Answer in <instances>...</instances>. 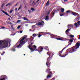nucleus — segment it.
Wrapping results in <instances>:
<instances>
[{
  "label": "nucleus",
  "mask_w": 80,
  "mask_h": 80,
  "mask_svg": "<svg viewBox=\"0 0 80 80\" xmlns=\"http://www.w3.org/2000/svg\"><path fill=\"white\" fill-rule=\"evenodd\" d=\"M8 46V41L7 40H4L2 41L0 40V50L7 48Z\"/></svg>",
  "instance_id": "nucleus-1"
},
{
  "label": "nucleus",
  "mask_w": 80,
  "mask_h": 80,
  "mask_svg": "<svg viewBox=\"0 0 80 80\" xmlns=\"http://www.w3.org/2000/svg\"><path fill=\"white\" fill-rule=\"evenodd\" d=\"M47 55L49 56L47 59L46 64L47 66H50V63H51V62H50V59L52 58L54 54H53L52 52H47Z\"/></svg>",
  "instance_id": "nucleus-2"
},
{
  "label": "nucleus",
  "mask_w": 80,
  "mask_h": 80,
  "mask_svg": "<svg viewBox=\"0 0 80 80\" xmlns=\"http://www.w3.org/2000/svg\"><path fill=\"white\" fill-rule=\"evenodd\" d=\"M80 43H79V41H78L76 44V46L77 47L75 48H73L71 49L70 51H69V53H73V52H76L77 51L76 49L77 48H79V47H80Z\"/></svg>",
  "instance_id": "nucleus-3"
},
{
  "label": "nucleus",
  "mask_w": 80,
  "mask_h": 80,
  "mask_svg": "<svg viewBox=\"0 0 80 80\" xmlns=\"http://www.w3.org/2000/svg\"><path fill=\"white\" fill-rule=\"evenodd\" d=\"M44 22L43 21H42L40 22H39L38 23H37L36 24L34 25H33L32 26V28L33 27H35V26H36V25H37V26H39V25H40L41 26H43V25H44Z\"/></svg>",
  "instance_id": "nucleus-4"
},
{
  "label": "nucleus",
  "mask_w": 80,
  "mask_h": 80,
  "mask_svg": "<svg viewBox=\"0 0 80 80\" xmlns=\"http://www.w3.org/2000/svg\"><path fill=\"white\" fill-rule=\"evenodd\" d=\"M65 49V48H64L62 50L59 52V55L60 56V57H66V56H67V55H68V54H65L64 55H62V53L63 52V51Z\"/></svg>",
  "instance_id": "nucleus-5"
},
{
  "label": "nucleus",
  "mask_w": 80,
  "mask_h": 80,
  "mask_svg": "<svg viewBox=\"0 0 80 80\" xmlns=\"http://www.w3.org/2000/svg\"><path fill=\"white\" fill-rule=\"evenodd\" d=\"M70 13L71 14H72L73 15H78V14L76 12H74L72 11H71L70 10H68L66 11V13Z\"/></svg>",
  "instance_id": "nucleus-6"
},
{
  "label": "nucleus",
  "mask_w": 80,
  "mask_h": 80,
  "mask_svg": "<svg viewBox=\"0 0 80 80\" xmlns=\"http://www.w3.org/2000/svg\"><path fill=\"white\" fill-rule=\"evenodd\" d=\"M38 49L39 50L38 52H39V53H40V52H42L43 51V48L42 47H39L38 48Z\"/></svg>",
  "instance_id": "nucleus-7"
},
{
  "label": "nucleus",
  "mask_w": 80,
  "mask_h": 80,
  "mask_svg": "<svg viewBox=\"0 0 80 80\" xmlns=\"http://www.w3.org/2000/svg\"><path fill=\"white\" fill-rule=\"evenodd\" d=\"M29 48L31 50V51H32V52H33V51H38V49H36V50L35 49H33L32 48L30 47V46H29Z\"/></svg>",
  "instance_id": "nucleus-8"
},
{
  "label": "nucleus",
  "mask_w": 80,
  "mask_h": 80,
  "mask_svg": "<svg viewBox=\"0 0 80 80\" xmlns=\"http://www.w3.org/2000/svg\"><path fill=\"white\" fill-rule=\"evenodd\" d=\"M27 35H25L24 36V37H23L21 39V40L20 41V43H21L22 41H23L24 40V39L25 38H27Z\"/></svg>",
  "instance_id": "nucleus-9"
},
{
  "label": "nucleus",
  "mask_w": 80,
  "mask_h": 80,
  "mask_svg": "<svg viewBox=\"0 0 80 80\" xmlns=\"http://www.w3.org/2000/svg\"><path fill=\"white\" fill-rule=\"evenodd\" d=\"M1 12H2L3 13L5 14L6 15H7L8 16H9V15L8 14V13L6 12H5L4 11L1 10Z\"/></svg>",
  "instance_id": "nucleus-10"
},
{
  "label": "nucleus",
  "mask_w": 80,
  "mask_h": 80,
  "mask_svg": "<svg viewBox=\"0 0 80 80\" xmlns=\"http://www.w3.org/2000/svg\"><path fill=\"white\" fill-rule=\"evenodd\" d=\"M50 36L51 37V38H55V37H57V36L53 34H51Z\"/></svg>",
  "instance_id": "nucleus-11"
},
{
  "label": "nucleus",
  "mask_w": 80,
  "mask_h": 80,
  "mask_svg": "<svg viewBox=\"0 0 80 80\" xmlns=\"http://www.w3.org/2000/svg\"><path fill=\"white\" fill-rule=\"evenodd\" d=\"M68 44H68L67 46L64 47V48H67V47H68V46H69V45H72V42H70V41H69L68 42Z\"/></svg>",
  "instance_id": "nucleus-12"
},
{
  "label": "nucleus",
  "mask_w": 80,
  "mask_h": 80,
  "mask_svg": "<svg viewBox=\"0 0 80 80\" xmlns=\"http://www.w3.org/2000/svg\"><path fill=\"white\" fill-rule=\"evenodd\" d=\"M24 42H25V41H23L21 42L20 44H19L18 46H17V47L18 48H19V47H20L21 46V44H22L23 43H24Z\"/></svg>",
  "instance_id": "nucleus-13"
},
{
  "label": "nucleus",
  "mask_w": 80,
  "mask_h": 80,
  "mask_svg": "<svg viewBox=\"0 0 80 80\" xmlns=\"http://www.w3.org/2000/svg\"><path fill=\"white\" fill-rule=\"evenodd\" d=\"M24 20H26V21H29V20L27 18V17H24L22 18Z\"/></svg>",
  "instance_id": "nucleus-14"
},
{
  "label": "nucleus",
  "mask_w": 80,
  "mask_h": 80,
  "mask_svg": "<svg viewBox=\"0 0 80 80\" xmlns=\"http://www.w3.org/2000/svg\"><path fill=\"white\" fill-rule=\"evenodd\" d=\"M55 15V12H52V13H51L50 14V16H51L52 17H52H53V16H54V15Z\"/></svg>",
  "instance_id": "nucleus-15"
},
{
  "label": "nucleus",
  "mask_w": 80,
  "mask_h": 80,
  "mask_svg": "<svg viewBox=\"0 0 80 80\" xmlns=\"http://www.w3.org/2000/svg\"><path fill=\"white\" fill-rule=\"evenodd\" d=\"M49 18V17L48 16H46L45 18L46 20H48V19Z\"/></svg>",
  "instance_id": "nucleus-16"
},
{
  "label": "nucleus",
  "mask_w": 80,
  "mask_h": 80,
  "mask_svg": "<svg viewBox=\"0 0 80 80\" xmlns=\"http://www.w3.org/2000/svg\"><path fill=\"white\" fill-rule=\"evenodd\" d=\"M65 11V9L63 8H62L61 9V12H63Z\"/></svg>",
  "instance_id": "nucleus-17"
},
{
  "label": "nucleus",
  "mask_w": 80,
  "mask_h": 80,
  "mask_svg": "<svg viewBox=\"0 0 80 80\" xmlns=\"http://www.w3.org/2000/svg\"><path fill=\"white\" fill-rule=\"evenodd\" d=\"M72 26H73V25H72V24L71 25H68V28H70V27H73Z\"/></svg>",
  "instance_id": "nucleus-18"
},
{
  "label": "nucleus",
  "mask_w": 80,
  "mask_h": 80,
  "mask_svg": "<svg viewBox=\"0 0 80 80\" xmlns=\"http://www.w3.org/2000/svg\"><path fill=\"white\" fill-rule=\"evenodd\" d=\"M33 47V49H35V50L36 48H37V46L35 45L32 46Z\"/></svg>",
  "instance_id": "nucleus-19"
},
{
  "label": "nucleus",
  "mask_w": 80,
  "mask_h": 80,
  "mask_svg": "<svg viewBox=\"0 0 80 80\" xmlns=\"http://www.w3.org/2000/svg\"><path fill=\"white\" fill-rule=\"evenodd\" d=\"M36 35H37V36H38V34H36L35 33L33 34H32V36L33 37H35V36H36Z\"/></svg>",
  "instance_id": "nucleus-20"
},
{
  "label": "nucleus",
  "mask_w": 80,
  "mask_h": 80,
  "mask_svg": "<svg viewBox=\"0 0 80 80\" xmlns=\"http://www.w3.org/2000/svg\"><path fill=\"white\" fill-rule=\"evenodd\" d=\"M71 29H72V28H71L70 29H68L66 31V32H65L66 33H67V32H68V31H69V30H71Z\"/></svg>",
  "instance_id": "nucleus-21"
},
{
  "label": "nucleus",
  "mask_w": 80,
  "mask_h": 80,
  "mask_svg": "<svg viewBox=\"0 0 80 80\" xmlns=\"http://www.w3.org/2000/svg\"><path fill=\"white\" fill-rule=\"evenodd\" d=\"M74 25H75L77 27H79L78 26V24H77V23H75V24H74Z\"/></svg>",
  "instance_id": "nucleus-22"
},
{
  "label": "nucleus",
  "mask_w": 80,
  "mask_h": 80,
  "mask_svg": "<svg viewBox=\"0 0 80 80\" xmlns=\"http://www.w3.org/2000/svg\"><path fill=\"white\" fill-rule=\"evenodd\" d=\"M51 76H52V75H50V74H48L47 76V78H50V77H51Z\"/></svg>",
  "instance_id": "nucleus-23"
},
{
  "label": "nucleus",
  "mask_w": 80,
  "mask_h": 80,
  "mask_svg": "<svg viewBox=\"0 0 80 80\" xmlns=\"http://www.w3.org/2000/svg\"><path fill=\"white\" fill-rule=\"evenodd\" d=\"M49 2H50V1L48 0L46 4V6L48 5V4H49Z\"/></svg>",
  "instance_id": "nucleus-24"
},
{
  "label": "nucleus",
  "mask_w": 80,
  "mask_h": 80,
  "mask_svg": "<svg viewBox=\"0 0 80 80\" xmlns=\"http://www.w3.org/2000/svg\"><path fill=\"white\" fill-rule=\"evenodd\" d=\"M56 40H61V41H63V39L60 38H56Z\"/></svg>",
  "instance_id": "nucleus-25"
},
{
  "label": "nucleus",
  "mask_w": 80,
  "mask_h": 80,
  "mask_svg": "<svg viewBox=\"0 0 80 80\" xmlns=\"http://www.w3.org/2000/svg\"><path fill=\"white\" fill-rule=\"evenodd\" d=\"M70 37V38H73V37H74V35H72V34H71L69 36Z\"/></svg>",
  "instance_id": "nucleus-26"
},
{
  "label": "nucleus",
  "mask_w": 80,
  "mask_h": 80,
  "mask_svg": "<svg viewBox=\"0 0 80 80\" xmlns=\"http://www.w3.org/2000/svg\"><path fill=\"white\" fill-rule=\"evenodd\" d=\"M50 72V69L48 68L46 71V72Z\"/></svg>",
  "instance_id": "nucleus-27"
},
{
  "label": "nucleus",
  "mask_w": 80,
  "mask_h": 80,
  "mask_svg": "<svg viewBox=\"0 0 80 80\" xmlns=\"http://www.w3.org/2000/svg\"><path fill=\"white\" fill-rule=\"evenodd\" d=\"M69 41L71 43H72L73 42V39H69Z\"/></svg>",
  "instance_id": "nucleus-28"
},
{
  "label": "nucleus",
  "mask_w": 80,
  "mask_h": 80,
  "mask_svg": "<svg viewBox=\"0 0 80 80\" xmlns=\"http://www.w3.org/2000/svg\"><path fill=\"white\" fill-rule=\"evenodd\" d=\"M11 51L12 52H15V48H12V49H11Z\"/></svg>",
  "instance_id": "nucleus-29"
},
{
  "label": "nucleus",
  "mask_w": 80,
  "mask_h": 80,
  "mask_svg": "<svg viewBox=\"0 0 80 80\" xmlns=\"http://www.w3.org/2000/svg\"><path fill=\"white\" fill-rule=\"evenodd\" d=\"M41 33V32H39V33L38 34V37H39V38H40V37H41V36L42 35L40 34V33Z\"/></svg>",
  "instance_id": "nucleus-30"
},
{
  "label": "nucleus",
  "mask_w": 80,
  "mask_h": 80,
  "mask_svg": "<svg viewBox=\"0 0 80 80\" xmlns=\"http://www.w3.org/2000/svg\"><path fill=\"white\" fill-rule=\"evenodd\" d=\"M48 73L49 74H50V75H52V72H48Z\"/></svg>",
  "instance_id": "nucleus-31"
},
{
  "label": "nucleus",
  "mask_w": 80,
  "mask_h": 80,
  "mask_svg": "<svg viewBox=\"0 0 80 80\" xmlns=\"http://www.w3.org/2000/svg\"><path fill=\"white\" fill-rule=\"evenodd\" d=\"M31 10L32 11H35V8H31Z\"/></svg>",
  "instance_id": "nucleus-32"
},
{
  "label": "nucleus",
  "mask_w": 80,
  "mask_h": 80,
  "mask_svg": "<svg viewBox=\"0 0 80 80\" xmlns=\"http://www.w3.org/2000/svg\"><path fill=\"white\" fill-rule=\"evenodd\" d=\"M35 1H34L32 2V5H36V4H35Z\"/></svg>",
  "instance_id": "nucleus-33"
},
{
  "label": "nucleus",
  "mask_w": 80,
  "mask_h": 80,
  "mask_svg": "<svg viewBox=\"0 0 80 80\" xmlns=\"http://www.w3.org/2000/svg\"><path fill=\"white\" fill-rule=\"evenodd\" d=\"M78 26L79 27L80 25V21L78 22Z\"/></svg>",
  "instance_id": "nucleus-34"
},
{
  "label": "nucleus",
  "mask_w": 80,
  "mask_h": 80,
  "mask_svg": "<svg viewBox=\"0 0 80 80\" xmlns=\"http://www.w3.org/2000/svg\"><path fill=\"white\" fill-rule=\"evenodd\" d=\"M39 0H37V1H36V2H35V4H37V3H38V1H39Z\"/></svg>",
  "instance_id": "nucleus-35"
},
{
  "label": "nucleus",
  "mask_w": 80,
  "mask_h": 80,
  "mask_svg": "<svg viewBox=\"0 0 80 80\" xmlns=\"http://www.w3.org/2000/svg\"><path fill=\"white\" fill-rule=\"evenodd\" d=\"M21 27V25L18 26V27H17V28L18 29H19L20 28V27Z\"/></svg>",
  "instance_id": "nucleus-36"
},
{
  "label": "nucleus",
  "mask_w": 80,
  "mask_h": 80,
  "mask_svg": "<svg viewBox=\"0 0 80 80\" xmlns=\"http://www.w3.org/2000/svg\"><path fill=\"white\" fill-rule=\"evenodd\" d=\"M13 9H12L10 11V13H12L13 12Z\"/></svg>",
  "instance_id": "nucleus-37"
},
{
  "label": "nucleus",
  "mask_w": 80,
  "mask_h": 80,
  "mask_svg": "<svg viewBox=\"0 0 80 80\" xmlns=\"http://www.w3.org/2000/svg\"><path fill=\"white\" fill-rule=\"evenodd\" d=\"M5 80V78H3L0 79V80Z\"/></svg>",
  "instance_id": "nucleus-38"
},
{
  "label": "nucleus",
  "mask_w": 80,
  "mask_h": 80,
  "mask_svg": "<svg viewBox=\"0 0 80 80\" xmlns=\"http://www.w3.org/2000/svg\"><path fill=\"white\" fill-rule=\"evenodd\" d=\"M44 48H44V49H47V48H48V46H46L44 47Z\"/></svg>",
  "instance_id": "nucleus-39"
},
{
  "label": "nucleus",
  "mask_w": 80,
  "mask_h": 80,
  "mask_svg": "<svg viewBox=\"0 0 80 80\" xmlns=\"http://www.w3.org/2000/svg\"><path fill=\"white\" fill-rule=\"evenodd\" d=\"M1 28H2V29H4V28H5V27L1 26Z\"/></svg>",
  "instance_id": "nucleus-40"
},
{
  "label": "nucleus",
  "mask_w": 80,
  "mask_h": 80,
  "mask_svg": "<svg viewBox=\"0 0 80 80\" xmlns=\"http://www.w3.org/2000/svg\"><path fill=\"white\" fill-rule=\"evenodd\" d=\"M21 22V20H18L17 21V23H20V22Z\"/></svg>",
  "instance_id": "nucleus-41"
},
{
  "label": "nucleus",
  "mask_w": 80,
  "mask_h": 80,
  "mask_svg": "<svg viewBox=\"0 0 80 80\" xmlns=\"http://www.w3.org/2000/svg\"><path fill=\"white\" fill-rule=\"evenodd\" d=\"M50 11H49L48 12L47 14L48 15L50 14Z\"/></svg>",
  "instance_id": "nucleus-42"
},
{
  "label": "nucleus",
  "mask_w": 80,
  "mask_h": 80,
  "mask_svg": "<svg viewBox=\"0 0 80 80\" xmlns=\"http://www.w3.org/2000/svg\"><path fill=\"white\" fill-rule=\"evenodd\" d=\"M10 3H8L7 4V5H6V7H7V6H8V5H10Z\"/></svg>",
  "instance_id": "nucleus-43"
},
{
  "label": "nucleus",
  "mask_w": 80,
  "mask_h": 80,
  "mask_svg": "<svg viewBox=\"0 0 80 80\" xmlns=\"http://www.w3.org/2000/svg\"><path fill=\"white\" fill-rule=\"evenodd\" d=\"M22 7L20 6V7L18 8V10H20V9H21V8H22Z\"/></svg>",
  "instance_id": "nucleus-44"
},
{
  "label": "nucleus",
  "mask_w": 80,
  "mask_h": 80,
  "mask_svg": "<svg viewBox=\"0 0 80 80\" xmlns=\"http://www.w3.org/2000/svg\"><path fill=\"white\" fill-rule=\"evenodd\" d=\"M28 12H29V13H31L32 11L30 10H28Z\"/></svg>",
  "instance_id": "nucleus-45"
},
{
  "label": "nucleus",
  "mask_w": 80,
  "mask_h": 80,
  "mask_svg": "<svg viewBox=\"0 0 80 80\" xmlns=\"http://www.w3.org/2000/svg\"><path fill=\"white\" fill-rule=\"evenodd\" d=\"M60 16H61V17H62V16H64V14H61L60 15Z\"/></svg>",
  "instance_id": "nucleus-46"
},
{
  "label": "nucleus",
  "mask_w": 80,
  "mask_h": 80,
  "mask_svg": "<svg viewBox=\"0 0 80 80\" xmlns=\"http://www.w3.org/2000/svg\"><path fill=\"white\" fill-rule=\"evenodd\" d=\"M3 6H4V4H2V8L3 7Z\"/></svg>",
  "instance_id": "nucleus-47"
},
{
  "label": "nucleus",
  "mask_w": 80,
  "mask_h": 80,
  "mask_svg": "<svg viewBox=\"0 0 80 80\" xmlns=\"http://www.w3.org/2000/svg\"><path fill=\"white\" fill-rule=\"evenodd\" d=\"M9 23V24H10V25H12V22H10Z\"/></svg>",
  "instance_id": "nucleus-48"
},
{
  "label": "nucleus",
  "mask_w": 80,
  "mask_h": 80,
  "mask_svg": "<svg viewBox=\"0 0 80 80\" xmlns=\"http://www.w3.org/2000/svg\"><path fill=\"white\" fill-rule=\"evenodd\" d=\"M29 31H30V32H31V31H32V30L31 29H30L29 30Z\"/></svg>",
  "instance_id": "nucleus-49"
},
{
  "label": "nucleus",
  "mask_w": 80,
  "mask_h": 80,
  "mask_svg": "<svg viewBox=\"0 0 80 80\" xmlns=\"http://www.w3.org/2000/svg\"><path fill=\"white\" fill-rule=\"evenodd\" d=\"M20 33H22V31H20Z\"/></svg>",
  "instance_id": "nucleus-50"
},
{
  "label": "nucleus",
  "mask_w": 80,
  "mask_h": 80,
  "mask_svg": "<svg viewBox=\"0 0 80 80\" xmlns=\"http://www.w3.org/2000/svg\"><path fill=\"white\" fill-rule=\"evenodd\" d=\"M68 0H64V2H66V1H67Z\"/></svg>",
  "instance_id": "nucleus-51"
},
{
  "label": "nucleus",
  "mask_w": 80,
  "mask_h": 80,
  "mask_svg": "<svg viewBox=\"0 0 80 80\" xmlns=\"http://www.w3.org/2000/svg\"><path fill=\"white\" fill-rule=\"evenodd\" d=\"M77 18H76L75 19V20H77Z\"/></svg>",
  "instance_id": "nucleus-52"
},
{
  "label": "nucleus",
  "mask_w": 80,
  "mask_h": 80,
  "mask_svg": "<svg viewBox=\"0 0 80 80\" xmlns=\"http://www.w3.org/2000/svg\"><path fill=\"white\" fill-rule=\"evenodd\" d=\"M33 39H32V40H31V42H32V41H33Z\"/></svg>",
  "instance_id": "nucleus-53"
},
{
  "label": "nucleus",
  "mask_w": 80,
  "mask_h": 80,
  "mask_svg": "<svg viewBox=\"0 0 80 80\" xmlns=\"http://www.w3.org/2000/svg\"><path fill=\"white\" fill-rule=\"evenodd\" d=\"M15 10H16V11L17 10V8H16L15 9Z\"/></svg>",
  "instance_id": "nucleus-54"
},
{
  "label": "nucleus",
  "mask_w": 80,
  "mask_h": 80,
  "mask_svg": "<svg viewBox=\"0 0 80 80\" xmlns=\"http://www.w3.org/2000/svg\"><path fill=\"white\" fill-rule=\"evenodd\" d=\"M48 68H49V67H50V66H48Z\"/></svg>",
  "instance_id": "nucleus-55"
},
{
  "label": "nucleus",
  "mask_w": 80,
  "mask_h": 80,
  "mask_svg": "<svg viewBox=\"0 0 80 80\" xmlns=\"http://www.w3.org/2000/svg\"><path fill=\"white\" fill-rule=\"evenodd\" d=\"M17 5H18V4H16L15 5V6H17Z\"/></svg>",
  "instance_id": "nucleus-56"
},
{
  "label": "nucleus",
  "mask_w": 80,
  "mask_h": 80,
  "mask_svg": "<svg viewBox=\"0 0 80 80\" xmlns=\"http://www.w3.org/2000/svg\"><path fill=\"white\" fill-rule=\"evenodd\" d=\"M79 39H80V35L79 36Z\"/></svg>",
  "instance_id": "nucleus-57"
},
{
  "label": "nucleus",
  "mask_w": 80,
  "mask_h": 80,
  "mask_svg": "<svg viewBox=\"0 0 80 80\" xmlns=\"http://www.w3.org/2000/svg\"><path fill=\"white\" fill-rule=\"evenodd\" d=\"M32 44H33V43L32 42L31 43V45H32Z\"/></svg>",
  "instance_id": "nucleus-58"
},
{
  "label": "nucleus",
  "mask_w": 80,
  "mask_h": 80,
  "mask_svg": "<svg viewBox=\"0 0 80 80\" xmlns=\"http://www.w3.org/2000/svg\"><path fill=\"white\" fill-rule=\"evenodd\" d=\"M48 34H49V35H51V34H50V33H49Z\"/></svg>",
  "instance_id": "nucleus-59"
},
{
  "label": "nucleus",
  "mask_w": 80,
  "mask_h": 80,
  "mask_svg": "<svg viewBox=\"0 0 80 80\" xmlns=\"http://www.w3.org/2000/svg\"><path fill=\"white\" fill-rule=\"evenodd\" d=\"M1 60V58H0V61Z\"/></svg>",
  "instance_id": "nucleus-60"
},
{
  "label": "nucleus",
  "mask_w": 80,
  "mask_h": 80,
  "mask_svg": "<svg viewBox=\"0 0 80 80\" xmlns=\"http://www.w3.org/2000/svg\"><path fill=\"white\" fill-rule=\"evenodd\" d=\"M10 18H9V20H10Z\"/></svg>",
  "instance_id": "nucleus-61"
},
{
  "label": "nucleus",
  "mask_w": 80,
  "mask_h": 80,
  "mask_svg": "<svg viewBox=\"0 0 80 80\" xmlns=\"http://www.w3.org/2000/svg\"><path fill=\"white\" fill-rule=\"evenodd\" d=\"M23 55H24V56L25 55V54H24Z\"/></svg>",
  "instance_id": "nucleus-62"
},
{
  "label": "nucleus",
  "mask_w": 80,
  "mask_h": 80,
  "mask_svg": "<svg viewBox=\"0 0 80 80\" xmlns=\"http://www.w3.org/2000/svg\"><path fill=\"white\" fill-rule=\"evenodd\" d=\"M73 47L75 48V46H74Z\"/></svg>",
  "instance_id": "nucleus-63"
},
{
  "label": "nucleus",
  "mask_w": 80,
  "mask_h": 80,
  "mask_svg": "<svg viewBox=\"0 0 80 80\" xmlns=\"http://www.w3.org/2000/svg\"><path fill=\"white\" fill-rule=\"evenodd\" d=\"M26 22V23H27V22Z\"/></svg>",
  "instance_id": "nucleus-64"
}]
</instances>
